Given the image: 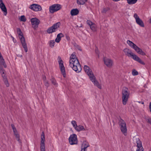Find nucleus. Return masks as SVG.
<instances>
[{
	"instance_id": "393cba45",
	"label": "nucleus",
	"mask_w": 151,
	"mask_h": 151,
	"mask_svg": "<svg viewBox=\"0 0 151 151\" xmlns=\"http://www.w3.org/2000/svg\"><path fill=\"white\" fill-rule=\"evenodd\" d=\"M79 13V10L77 9H73L70 11V14L72 16H75Z\"/></svg>"
},
{
	"instance_id": "39448f33",
	"label": "nucleus",
	"mask_w": 151,
	"mask_h": 151,
	"mask_svg": "<svg viewBox=\"0 0 151 151\" xmlns=\"http://www.w3.org/2000/svg\"><path fill=\"white\" fill-rule=\"evenodd\" d=\"M119 125L122 132L124 135H126L127 134V129L125 122L122 119L120 120L119 122Z\"/></svg>"
},
{
	"instance_id": "cd10ccee",
	"label": "nucleus",
	"mask_w": 151,
	"mask_h": 151,
	"mask_svg": "<svg viewBox=\"0 0 151 151\" xmlns=\"http://www.w3.org/2000/svg\"><path fill=\"white\" fill-rule=\"evenodd\" d=\"M87 0H77V3L79 5L84 4Z\"/></svg>"
},
{
	"instance_id": "f8f14e48",
	"label": "nucleus",
	"mask_w": 151,
	"mask_h": 151,
	"mask_svg": "<svg viewBox=\"0 0 151 151\" xmlns=\"http://www.w3.org/2000/svg\"><path fill=\"white\" fill-rule=\"evenodd\" d=\"M69 141L70 144L71 145L77 144L78 141L77 135L74 134L70 135L69 138Z\"/></svg>"
},
{
	"instance_id": "c03bdc74",
	"label": "nucleus",
	"mask_w": 151,
	"mask_h": 151,
	"mask_svg": "<svg viewBox=\"0 0 151 151\" xmlns=\"http://www.w3.org/2000/svg\"><path fill=\"white\" fill-rule=\"evenodd\" d=\"M66 39L67 40H70V37L68 36H66Z\"/></svg>"
},
{
	"instance_id": "c85d7f7f",
	"label": "nucleus",
	"mask_w": 151,
	"mask_h": 151,
	"mask_svg": "<svg viewBox=\"0 0 151 151\" xmlns=\"http://www.w3.org/2000/svg\"><path fill=\"white\" fill-rule=\"evenodd\" d=\"M55 42L54 40H50L49 42V46L51 47H54L55 44Z\"/></svg>"
},
{
	"instance_id": "4be33fe9",
	"label": "nucleus",
	"mask_w": 151,
	"mask_h": 151,
	"mask_svg": "<svg viewBox=\"0 0 151 151\" xmlns=\"http://www.w3.org/2000/svg\"><path fill=\"white\" fill-rule=\"evenodd\" d=\"M87 23L90 26L91 29L93 31H96L97 30V26L95 24L90 20H87Z\"/></svg>"
},
{
	"instance_id": "e433bc0d",
	"label": "nucleus",
	"mask_w": 151,
	"mask_h": 151,
	"mask_svg": "<svg viewBox=\"0 0 151 151\" xmlns=\"http://www.w3.org/2000/svg\"><path fill=\"white\" fill-rule=\"evenodd\" d=\"M146 121L151 124V118L149 117L146 118Z\"/></svg>"
},
{
	"instance_id": "4468645a",
	"label": "nucleus",
	"mask_w": 151,
	"mask_h": 151,
	"mask_svg": "<svg viewBox=\"0 0 151 151\" xmlns=\"http://www.w3.org/2000/svg\"><path fill=\"white\" fill-rule=\"evenodd\" d=\"M58 62L59 65V68L60 69L61 72L64 77L66 76L65 68L63 65V61L61 58H59Z\"/></svg>"
},
{
	"instance_id": "412c9836",
	"label": "nucleus",
	"mask_w": 151,
	"mask_h": 151,
	"mask_svg": "<svg viewBox=\"0 0 151 151\" xmlns=\"http://www.w3.org/2000/svg\"><path fill=\"white\" fill-rule=\"evenodd\" d=\"M0 8L3 12L4 15L6 16L7 14V9L2 0H0Z\"/></svg>"
},
{
	"instance_id": "a211bd4d",
	"label": "nucleus",
	"mask_w": 151,
	"mask_h": 151,
	"mask_svg": "<svg viewBox=\"0 0 151 151\" xmlns=\"http://www.w3.org/2000/svg\"><path fill=\"white\" fill-rule=\"evenodd\" d=\"M29 8L36 12L40 11L42 9L41 6L37 4H32L30 6Z\"/></svg>"
},
{
	"instance_id": "2eb2a0df",
	"label": "nucleus",
	"mask_w": 151,
	"mask_h": 151,
	"mask_svg": "<svg viewBox=\"0 0 151 151\" xmlns=\"http://www.w3.org/2000/svg\"><path fill=\"white\" fill-rule=\"evenodd\" d=\"M104 63L108 68H111L113 65V61L111 59L106 57L104 58Z\"/></svg>"
},
{
	"instance_id": "f704fd0d",
	"label": "nucleus",
	"mask_w": 151,
	"mask_h": 151,
	"mask_svg": "<svg viewBox=\"0 0 151 151\" xmlns=\"http://www.w3.org/2000/svg\"><path fill=\"white\" fill-rule=\"evenodd\" d=\"M132 74L134 76L137 75L138 74V72L135 69L132 70Z\"/></svg>"
},
{
	"instance_id": "58836bf2",
	"label": "nucleus",
	"mask_w": 151,
	"mask_h": 151,
	"mask_svg": "<svg viewBox=\"0 0 151 151\" xmlns=\"http://www.w3.org/2000/svg\"><path fill=\"white\" fill-rule=\"evenodd\" d=\"M45 85L47 87H48L49 86V84L47 81H46L45 82Z\"/></svg>"
},
{
	"instance_id": "1a4fd4ad",
	"label": "nucleus",
	"mask_w": 151,
	"mask_h": 151,
	"mask_svg": "<svg viewBox=\"0 0 151 151\" xmlns=\"http://www.w3.org/2000/svg\"><path fill=\"white\" fill-rule=\"evenodd\" d=\"M45 135L43 132H42L40 137V151H45Z\"/></svg>"
},
{
	"instance_id": "37998d69",
	"label": "nucleus",
	"mask_w": 151,
	"mask_h": 151,
	"mask_svg": "<svg viewBox=\"0 0 151 151\" xmlns=\"http://www.w3.org/2000/svg\"><path fill=\"white\" fill-rule=\"evenodd\" d=\"M149 22L150 23H151V17L149 19Z\"/></svg>"
},
{
	"instance_id": "4c0bfd02",
	"label": "nucleus",
	"mask_w": 151,
	"mask_h": 151,
	"mask_svg": "<svg viewBox=\"0 0 151 151\" xmlns=\"http://www.w3.org/2000/svg\"><path fill=\"white\" fill-rule=\"evenodd\" d=\"M11 37L13 41V42L14 43H16L17 42L16 40L12 36H11Z\"/></svg>"
},
{
	"instance_id": "bb28decb",
	"label": "nucleus",
	"mask_w": 151,
	"mask_h": 151,
	"mask_svg": "<svg viewBox=\"0 0 151 151\" xmlns=\"http://www.w3.org/2000/svg\"><path fill=\"white\" fill-rule=\"evenodd\" d=\"M127 3L129 5H132L135 4L137 0H127Z\"/></svg>"
},
{
	"instance_id": "b1692460",
	"label": "nucleus",
	"mask_w": 151,
	"mask_h": 151,
	"mask_svg": "<svg viewBox=\"0 0 151 151\" xmlns=\"http://www.w3.org/2000/svg\"><path fill=\"white\" fill-rule=\"evenodd\" d=\"M76 130L77 132H80L81 131H85L86 129L83 126L80 125H77L75 129Z\"/></svg>"
},
{
	"instance_id": "dca6fc26",
	"label": "nucleus",
	"mask_w": 151,
	"mask_h": 151,
	"mask_svg": "<svg viewBox=\"0 0 151 151\" xmlns=\"http://www.w3.org/2000/svg\"><path fill=\"white\" fill-rule=\"evenodd\" d=\"M77 63V65L74 64V65L70 67L76 73H79L81 71L82 68L79 62H78Z\"/></svg>"
},
{
	"instance_id": "6ab92c4d",
	"label": "nucleus",
	"mask_w": 151,
	"mask_h": 151,
	"mask_svg": "<svg viewBox=\"0 0 151 151\" xmlns=\"http://www.w3.org/2000/svg\"><path fill=\"white\" fill-rule=\"evenodd\" d=\"M31 21L33 27L35 28L38 27L40 22L39 19L36 18H34L31 19Z\"/></svg>"
},
{
	"instance_id": "9d476101",
	"label": "nucleus",
	"mask_w": 151,
	"mask_h": 151,
	"mask_svg": "<svg viewBox=\"0 0 151 151\" xmlns=\"http://www.w3.org/2000/svg\"><path fill=\"white\" fill-rule=\"evenodd\" d=\"M61 8V6L60 5L54 4L49 7V11L50 13H53L59 10Z\"/></svg>"
},
{
	"instance_id": "aec40b11",
	"label": "nucleus",
	"mask_w": 151,
	"mask_h": 151,
	"mask_svg": "<svg viewBox=\"0 0 151 151\" xmlns=\"http://www.w3.org/2000/svg\"><path fill=\"white\" fill-rule=\"evenodd\" d=\"M91 81L93 83L94 85L100 89L102 88L101 85L99 82L96 79L95 76L90 79Z\"/></svg>"
},
{
	"instance_id": "7ed1b4c3",
	"label": "nucleus",
	"mask_w": 151,
	"mask_h": 151,
	"mask_svg": "<svg viewBox=\"0 0 151 151\" xmlns=\"http://www.w3.org/2000/svg\"><path fill=\"white\" fill-rule=\"evenodd\" d=\"M127 43L130 47L134 49L138 54L142 56L146 55V53L141 48L138 47L136 44L131 41L127 40Z\"/></svg>"
},
{
	"instance_id": "5701e85b",
	"label": "nucleus",
	"mask_w": 151,
	"mask_h": 151,
	"mask_svg": "<svg viewBox=\"0 0 151 151\" xmlns=\"http://www.w3.org/2000/svg\"><path fill=\"white\" fill-rule=\"evenodd\" d=\"M63 35L62 33L58 34L57 36L55 41L57 43H59L61 40V38L63 37Z\"/></svg>"
},
{
	"instance_id": "a18cd8bd",
	"label": "nucleus",
	"mask_w": 151,
	"mask_h": 151,
	"mask_svg": "<svg viewBox=\"0 0 151 151\" xmlns=\"http://www.w3.org/2000/svg\"><path fill=\"white\" fill-rule=\"evenodd\" d=\"M149 151H151V148H150Z\"/></svg>"
},
{
	"instance_id": "a19ab883",
	"label": "nucleus",
	"mask_w": 151,
	"mask_h": 151,
	"mask_svg": "<svg viewBox=\"0 0 151 151\" xmlns=\"http://www.w3.org/2000/svg\"><path fill=\"white\" fill-rule=\"evenodd\" d=\"M81 151H87V150L81 149Z\"/></svg>"
},
{
	"instance_id": "0eeeda50",
	"label": "nucleus",
	"mask_w": 151,
	"mask_h": 151,
	"mask_svg": "<svg viewBox=\"0 0 151 151\" xmlns=\"http://www.w3.org/2000/svg\"><path fill=\"white\" fill-rule=\"evenodd\" d=\"M77 58L76 57L74 53H73L71 55L69 60V63L70 66H72L74 65V64H77V63L78 62Z\"/></svg>"
},
{
	"instance_id": "f257e3e1",
	"label": "nucleus",
	"mask_w": 151,
	"mask_h": 151,
	"mask_svg": "<svg viewBox=\"0 0 151 151\" xmlns=\"http://www.w3.org/2000/svg\"><path fill=\"white\" fill-rule=\"evenodd\" d=\"M123 51L126 55L129 57H131L134 60L137 61L142 65H145L144 62L138 56L133 53L130 49L125 48L124 49Z\"/></svg>"
},
{
	"instance_id": "f03ea898",
	"label": "nucleus",
	"mask_w": 151,
	"mask_h": 151,
	"mask_svg": "<svg viewBox=\"0 0 151 151\" xmlns=\"http://www.w3.org/2000/svg\"><path fill=\"white\" fill-rule=\"evenodd\" d=\"M129 95V89L126 87H124L122 92V100L124 105H126L127 103Z\"/></svg>"
},
{
	"instance_id": "c756f323",
	"label": "nucleus",
	"mask_w": 151,
	"mask_h": 151,
	"mask_svg": "<svg viewBox=\"0 0 151 151\" xmlns=\"http://www.w3.org/2000/svg\"><path fill=\"white\" fill-rule=\"evenodd\" d=\"M3 80L5 85L7 87H9V84L6 77L4 78H3Z\"/></svg>"
},
{
	"instance_id": "7c9ffc66",
	"label": "nucleus",
	"mask_w": 151,
	"mask_h": 151,
	"mask_svg": "<svg viewBox=\"0 0 151 151\" xmlns=\"http://www.w3.org/2000/svg\"><path fill=\"white\" fill-rule=\"evenodd\" d=\"M0 72L1 74L2 77L3 78H6V72L5 71L2 69H0Z\"/></svg>"
},
{
	"instance_id": "2f4dec72",
	"label": "nucleus",
	"mask_w": 151,
	"mask_h": 151,
	"mask_svg": "<svg viewBox=\"0 0 151 151\" xmlns=\"http://www.w3.org/2000/svg\"><path fill=\"white\" fill-rule=\"evenodd\" d=\"M71 124L75 129L77 126L76 122L74 120H72L71 122Z\"/></svg>"
},
{
	"instance_id": "473e14b6",
	"label": "nucleus",
	"mask_w": 151,
	"mask_h": 151,
	"mask_svg": "<svg viewBox=\"0 0 151 151\" xmlns=\"http://www.w3.org/2000/svg\"><path fill=\"white\" fill-rule=\"evenodd\" d=\"M19 20L23 22H25L26 21V18L25 16L24 15H22L19 18Z\"/></svg>"
},
{
	"instance_id": "79ce46f5",
	"label": "nucleus",
	"mask_w": 151,
	"mask_h": 151,
	"mask_svg": "<svg viewBox=\"0 0 151 151\" xmlns=\"http://www.w3.org/2000/svg\"><path fill=\"white\" fill-rule=\"evenodd\" d=\"M138 102L139 103H141L142 104H144V103L143 102L138 101Z\"/></svg>"
},
{
	"instance_id": "f3484780",
	"label": "nucleus",
	"mask_w": 151,
	"mask_h": 151,
	"mask_svg": "<svg viewBox=\"0 0 151 151\" xmlns=\"http://www.w3.org/2000/svg\"><path fill=\"white\" fill-rule=\"evenodd\" d=\"M11 127L13 129L14 134L17 140L19 142H21V140L19 138V135L18 132V131L15 127L14 126L13 124L11 125Z\"/></svg>"
},
{
	"instance_id": "9b49d317",
	"label": "nucleus",
	"mask_w": 151,
	"mask_h": 151,
	"mask_svg": "<svg viewBox=\"0 0 151 151\" xmlns=\"http://www.w3.org/2000/svg\"><path fill=\"white\" fill-rule=\"evenodd\" d=\"M84 69L85 72L89 77L90 79L95 76L91 70L88 66L86 65H84Z\"/></svg>"
},
{
	"instance_id": "ea45409f",
	"label": "nucleus",
	"mask_w": 151,
	"mask_h": 151,
	"mask_svg": "<svg viewBox=\"0 0 151 151\" xmlns=\"http://www.w3.org/2000/svg\"><path fill=\"white\" fill-rule=\"evenodd\" d=\"M149 109H150V112H151V102L150 103Z\"/></svg>"
},
{
	"instance_id": "c9c22d12",
	"label": "nucleus",
	"mask_w": 151,
	"mask_h": 151,
	"mask_svg": "<svg viewBox=\"0 0 151 151\" xmlns=\"http://www.w3.org/2000/svg\"><path fill=\"white\" fill-rule=\"evenodd\" d=\"M51 81L52 83L53 84V85L55 86H57V83L56 81L54 79H52L51 80Z\"/></svg>"
},
{
	"instance_id": "6e6552de",
	"label": "nucleus",
	"mask_w": 151,
	"mask_h": 151,
	"mask_svg": "<svg viewBox=\"0 0 151 151\" xmlns=\"http://www.w3.org/2000/svg\"><path fill=\"white\" fill-rule=\"evenodd\" d=\"M133 17L135 19V22L137 24L142 27H145L144 22L140 18L137 14L134 13Z\"/></svg>"
},
{
	"instance_id": "20e7f679",
	"label": "nucleus",
	"mask_w": 151,
	"mask_h": 151,
	"mask_svg": "<svg viewBox=\"0 0 151 151\" xmlns=\"http://www.w3.org/2000/svg\"><path fill=\"white\" fill-rule=\"evenodd\" d=\"M17 31L19 37L22 43L23 47L24 48L25 52H27L28 50L27 47L23 34L20 29H17Z\"/></svg>"
},
{
	"instance_id": "ddd939ff",
	"label": "nucleus",
	"mask_w": 151,
	"mask_h": 151,
	"mask_svg": "<svg viewBox=\"0 0 151 151\" xmlns=\"http://www.w3.org/2000/svg\"><path fill=\"white\" fill-rule=\"evenodd\" d=\"M134 141L137 143V149L136 151H143L142 142L139 138H134Z\"/></svg>"
},
{
	"instance_id": "423d86ee",
	"label": "nucleus",
	"mask_w": 151,
	"mask_h": 151,
	"mask_svg": "<svg viewBox=\"0 0 151 151\" xmlns=\"http://www.w3.org/2000/svg\"><path fill=\"white\" fill-rule=\"evenodd\" d=\"M60 25V22H58L54 24L52 26L49 28L47 30V32L50 34L55 32L59 27Z\"/></svg>"
},
{
	"instance_id": "a878e982",
	"label": "nucleus",
	"mask_w": 151,
	"mask_h": 151,
	"mask_svg": "<svg viewBox=\"0 0 151 151\" xmlns=\"http://www.w3.org/2000/svg\"><path fill=\"white\" fill-rule=\"evenodd\" d=\"M89 146V144L88 142L86 141H84L82 144L81 149L86 150L87 148Z\"/></svg>"
},
{
	"instance_id": "72a5a7b5",
	"label": "nucleus",
	"mask_w": 151,
	"mask_h": 151,
	"mask_svg": "<svg viewBox=\"0 0 151 151\" xmlns=\"http://www.w3.org/2000/svg\"><path fill=\"white\" fill-rule=\"evenodd\" d=\"M109 10L110 8L108 7L104 8L103 9L101 12L103 13H105Z\"/></svg>"
}]
</instances>
